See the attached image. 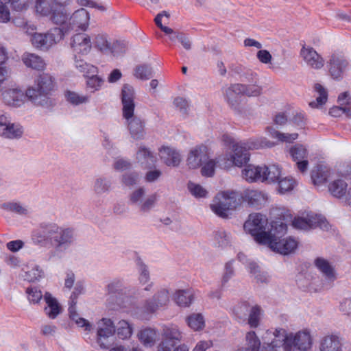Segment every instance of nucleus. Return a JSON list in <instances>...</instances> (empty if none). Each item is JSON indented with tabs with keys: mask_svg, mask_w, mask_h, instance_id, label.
<instances>
[{
	"mask_svg": "<svg viewBox=\"0 0 351 351\" xmlns=\"http://www.w3.org/2000/svg\"><path fill=\"white\" fill-rule=\"evenodd\" d=\"M34 10L36 16L56 25L46 34L35 33L32 36V43L36 48L48 49L71 32L87 31L90 26V15L84 8L72 12L51 0H36Z\"/></svg>",
	"mask_w": 351,
	"mask_h": 351,
	"instance_id": "nucleus-1",
	"label": "nucleus"
},
{
	"mask_svg": "<svg viewBox=\"0 0 351 351\" xmlns=\"http://www.w3.org/2000/svg\"><path fill=\"white\" fill-rule=\"evenodd\" d=\"M263 346L261 351H280L282 346L285 351H308L313 345V338L308 329L295 333L287 332L284 328L268 330L263 337Z\"/></svg>",
	"mask_w": 351,
	"mask_h": 351,
	"instance_id": "nucleus-2",
	"label": "nucleus"
},
{
	"mask_svg": "<svg viewBox=\"0 0 351 351\" xmlns=\"http://www.w3.org/2000/svg\"><path fill=\"white\" fill-rule=\"evenodd\" d=\"M274 144L263 139L250 141L246 143H234L230 147L228 152L219 158L218 162L225 169L235 166L241 167L250 161V150L261 147H271Z\"/></svg>",
	"mask_w": 351,
	"mask_h": 351,
	"instance_id": "nucleus-3",
	"label": "nucleus"
},
{
	"mask_svg": "<svg viewBox=\"0 0 351 351\" xmlns=\"http://www.w3.org/2000/svg\"><path fill=\"white\" fill-rule=\"evenodd\" d=\"M56 88L54 78L48 73L39 75L34 86L27 88L28 100L36 105L43 106L47 103L48 95Z\"/></svg>",
	"mask_w": 351,
	"mask_h": 351,
	"instance_id": "nucleus-4",
	"label": "nucleus"
},
{
	"mask_svg": "<svg viewBox=\"0 0 351 351\" xmlns=\"http://www.w3.org/2000/svg\"><path fill=\"white\" fill-rule=\"evenodd\" d=\"M267 218L261 213H252L244 223L245 230L250 234L259 244L266 245L271 239V233L266 232Z\"/></svg>",
	"mask_w": 351,
	"mask_h": 351,
	"instance_id": "nucleus-5",
	"label": "nucleus"
},
{
	"mask_svg": "<svg viewBox=\"0 0 351 351\" xmlns=\"http://www.w3.org/2000/svg\"><path fill=\"white\" fill-rule=\"evenodd\" d=\"M240 204V198L237 193L224 191L218 193L210 205L212 210L218 216L227 217L228 211L235 209Z\"/></svg>",
	"mask_w": 351,
	"mask_h": 351,
	"instance_id": "nucleus-6",
	"label": "nucleus"
},
{
	"mask_svg": "<svg viewBox=\"0 0 351 351\" xmlns=\"http://www.w3.org/2000/svg\"><path fill=\"white\" fill-rule=\"evenodd\" d=\"M292 226L300 230H308L317 227L322 230L328 229V222L326 218L313 213H302L301 216L295 217L292 221Z\"/></svg>",
	"mask_w": 351,
	"mask_h": 351,
	"instance_id": "nucleus-7",
	"label": "nucleus"
},
{
	"mask_svg": "<svg viewBox=\"0 0 351 351\" xmlns=\"http://www.w3.org/2000/svg\"><path fill=\"white\" fill-rule=\"evenodd\" d=\"M3 102L11 108H18L23 106L27 98V90L24 92L19 86H12L6 88L1 94Z\"/></svg>",
	"mask_w": 351,
	"mask_h": 351,
	"instance_id": "nucleus-8",
	"label": "nucleus"
},
{
	"mask_svg": "<svg viewBox=\"0 0 351 351\" xmlns=\"http://www.w3.org/2000/svg\"><path fill=\"white\" fill-rule=\"evenodd\" d=\"M116 329L113 322L108 318H102L97 323V342L103 349H109L108 338L113 336Z\"/></svg>",
	"mask_w": 351,
	"mask_h": 351,
	"instance_id": "nucleus-9",
	"label": "nucleus"
},
{
	"mask_svg": "<svg viewBox=\"0 0 351 351\" xmlns=\"http://www.w3.org/2000/svg\"><path fill=\"white\" fill-rule=\"evenodd\" d=\"M208 149L206 145H197L189 151L186 158V166L189 169H197L208 159Z\"/></svg>",
	"mask_w": 351,
	"mask_h": 351,
	"instance_id": "nucleus-10",
	"label": "nucleus"
},
{
	"mask_svg": "<svg viewBox=\"0 0 351 351\" xmlns=\"http://www.w3.org/2000/svg\"><path fill=\"white\" fill-rule=\"evenodd\" d=\"M277 237L271 234V239L266 243L270 249L283 255H287L293 253L298 247V241L292 238L287 237L280 241H277Z\"/></svg>",
	"mask_w": 351,
	"mask_h": 351,
	"instance_id": "nucleus-11",
	"label": "nucleus"
},
{
	"mask_svg": "<svg viewBox=\"0 0 351 351\" xmlns=\"http://www.w3.org/2000/svg\"><path fill=\"white\" fill-rule=\"evenodd\" d=\"M94 45L102 53L116 57L120 55L117 49L119 47L118 43H112L108 36L104 33H99L94 37Z\"/></svg>",
	"mask_w": 351,
	"mask_h": 351,
	"instance_id": "nucleus-12",
	"label": "nucleus"
},
{
	"mask_svg": "<svg viewBox=\"0 0 351 351\" xmlns=\"http://www.w3.org/2000/svg\"><path fill=\"white\" fill-rule=\"evenodd\" d=\"M84 32L75 34L71 38L70 46L75 53L86 55L91 51V37Z\"/></svg>",
	"mask_w": 351,
	"mask_h": 351,
	"instance_id": "nucleus-13",
	"label": "nucleus"
},
{
	"mask_svg": "<svg viewBox=\"0 0 351 351\" xmlns=\"http://www.w3.org/2000/svg\"><path fill=\"white\" fill-rule=\"evenodd\" d=\"M47 236L53 239L56 243V251L60 250L71 243L73 239V232L70 228H60L56 226L51 227L47 231Z\"/></svg>",
	"mask_w": 351,
	"mask_h": 351,
	"instance_id": "nucleus-14",
	"label": "nucleus"
},
{
	"mask_svg": "<svg viewBox=\"0 0 351 351\" xmlns=\"http://www.w3.org/2000/svg\"><path fill=\"white\" fill-rule=\"evenodd\" d=\"M241 199L252 207L261 208L268 202L267 194L262 191L247 189L241 195Z\"/></svg>",
	"mask_w": 351,
	"mask_h": 351,
	"instance_id": "nucleus-15",
	"label": "nucleus"
},
{
	"mask_svg": "<svg viewBox=\"0 0 351 351\" xmlns=\"http://www.w3.org/2000/svg\"><path fill=\"white\" fill-rule=\"evenodd\" d=\"M348 62L341 53H335L329 61V72L332 78L339 80L346 71Z\"/></svg>",
	"mask_w": 351,
	"mask_h": 351,
	"instance_id": "nucleus-16",
	"label": "nucleus"
},
{
	"mask_svg": "<svg viewBox=\"0 0 351 351\" xmlns=\"http://www.w3.org/2000/svg\"><path fill=\"white\" fill-rule=\"evenodd\" d=\"M300 56L304 63L313 69L319 70L324 65V59L313 47H303Z\"/></svg>",
	"mask_w": 351,
	"mask_h": 351,
	"instance_id": "nucleus-17",
	"label": "nucleus"
},
{
	"mask_svg": "<svg viewBox=\"0 0 351 351\" xmlns=\"http://www.w3.org/2000/svg\"><path fill=\"white\" fill-rule=\"evenodd\" d=\"M243 84H232L228 87L224 88L223 96L226 101L232 108L237 110L239 108L243 96Z\"/></svg>",
	"mask_w": 351,
	"mask_h": 351,
	"instance_id": "nucleus-18",
	"label": "nucleus"
},
{
	"mask_svg": "<svg viewBox=\"0 0 351 351\" xmlns=\"http://www.w3.org/2000/svg\"><path fill=\"white\" fill-rule=\"evenodd\" d=\"M169 301V291L162 289L156 293L152 299L145 302V308L148 312H155L158 308L167 305Z\"/></svg>",
	"mask_w": 351,
	"mask_h": 351,
	"instance_id": "nucleus-19",
	"label": "nucleus"
},
{
	"mask_svg": "<svg viewBox=\"0 0 351 351\" xmlns=\"http://www.w3.org/2000/svg\"><path fill=\"white\" fill-rule=\"evenodd\" d=\"M161 160L167 166L178 167L182 162L180 152L174 147L163 146L159 149Z\"/></svg>",
	"mask_w": 351,
	"mask_h": 351,
	"instance_id": "nucleus-20",
	"label": "nucleus"
},
{
	"mask_svg": "<svg viewBox=\"0 0 351 351\" xmlns=\"http://www.w3.org/2000/svg\"><path fill=\"white\" fill-rule=\"evenodd\" d=\"M290 154L296 162L298 169L302 173L305 172L308 166L307 149L302 145H296L291 148Z\"/></svg>",
	"mask_w": 351,
	"mask_h": 351,
	"instance_id": "nucleus-21",
	"label": "nucleus"
},
{
	"mask_svg": "<svg viewBox=\"0 0 351 351\" xmlns=\"http://www.w3.org/2000/svg\"><path fill=\"white\" fill-rule=\"evenodd\" d=\"M265 170L263 165H246L242 170L243 178L249 182H254L257 181L262 182L263 173Z\"/></svg>",
	"mask_w": 351,
	"mask_h": 351,
	"instance_id": "nucleus-22",
	"label": "nucleus"
},
{
	"mask_svg": "<svg viewBox=\"0 0 351 351\" xmlns=\"http://www.w3.org/2000/svg\"><path fill=\"white\" fill-rule=\"evenodd\" d=\"M128 130L134 139L139 140L145 138L146 132L145 123L138 117L127 120Z\"/></svg>",
	"mask_w": 351,
	"mask_h": 351,
	"instance_id": "nucleus-23",
	"label": "nucleus"
},
{
	"mask_svg": "<svg viewBox=\"0 0 351 351\" xmlns=\"http://www.w3.org/2000/svg\"><path fill=\"white\" fill-rule=\"evenodd\" d=\"M339 337L335 335L325 336L320 342L319 351H342Z\"/></svg>",
	"mask_w": 351,
	"mask_h": 351,
	"instance_id": "nucleus-24",
	"label": "nucleus"
},
{
	"mask_svg": "<svg viewBox=\"0 0 351 351\" xmlns=\"http://www.w3.org/2000/svg\"><path fill=\"white\" fill-rule=\"evenodd\" d=\"M23 133V127L19 123L10 122L5 126L0 127V136L6 138H19Z\"/></svg>",
	"mask_w": 351,
	"mask_h": 351,
	"instance_id": "nucleus-25",
	"label": "nucleus"
},
{
	"mask_svg": "<svg viewBox=\"0 0 351 351\" xmlns=\"http://www.w3.org/2000/svg\"><path fill=\"white\" fill-rule=\"evenodd\" d=\"M315 265L326 279L331 281L336 279L337 276L335 269L327 260L323 258H317L315 260Z\"/></svg>",
	"mask_w": 351,
	"mask_h": 351,
	"instance_id": "nucleus-26",
	"label": "nucleus"
},
{
	"mask_svg": "<svg viewBox=\"0 0 351 351\" xmlns=\"http://www.w3.org/2000/svg\"><path fill=\"white\" fill-rule=\"evenodd\" d=\"M331 174V171L327 167L318 166L312 171L311 178L315 185L320 186L328 181Z\"/></svg>",
	"mask_w": 351,
	"mask_h": 351,
	"instance_id": "nucleus-27",
	"label": "nucleus"
},
{
	"mask_svg": "<svg viewBox=\"0 0 351 351\" xmlns=\"http://www.w3.org/2000/svg\"><path fill=\"white\" fill-rule=\"evenodd\" d=\"M348 184L342 179H337L331 182L328 186V191L332 195L337 198H343L348 194Z\"/></svg>",
	"mask_w": 351,
	"mask_h": 351,
	"instance_id": "nucleus-28",
	"label": "nucleus"
},
{
	"mask_svg": "<svg viewBox=\"0 0 351 351\" xmlns=\"http://www.w3.org/2000/svg\"><path fill=\"white\" fill-rule=\"evenodd\" d=\"M138 337L145 346L151 347L158 340L159 333L155 329L146 328L138 332Z\"/></svg>",
	"mask_w": 351,
	"mask_h": 351,
	"instance_id": "nucleus-29",
	"label": "nucleus"
},
{
	"mask_svg": "<svg viewBox=\"0 0 351 351\" xmlns=\"http://www.w3.org/2000/svg\"><path fill=\"white\" fill-rule=\"evenodd\" d=\"M194 300V291L191 289L178 290L175 293V301L180 306H189Z\"/></svg>",
	"mask_w": 351,
	"mask_h": 351,
	"instance_id": "nucleus-30",
	"label": "nucleus"
},
{
	"mask_svg": "<svg viewBox=\"0 0 351 351\" xmlns=\"http://www.w3.org/2000/svg\"><path fill=\"white\" fill-rule=\"evenodd\" d=\"M44 298L47 304V306L45 308L46 314L49 318L55 319L60 313V307L58 301L49 293H45Z\"/></svg>",
	"mask_w": 351,
	"mask_h": 351,
	"instance_id": "nucleus-31",
	"label": "nucleus"
},
{
	"mask_svg": "<svg viewBox=\"0 0 351 351\" xmlns=\"http://www.w3.org/2000/svg\"><path fill=\"white\" fill-rule=\"evenodd\" d=\"M161 336L162 341H167L172 343H176V341H180L182 338L179 328L178 326L173 325L165 326L162 328Z\"/></svg>",
	"mask_w": 351,
	"mask_h": 351,
	"instance_id": "nucleus-32",
	"label": "nucleus"
},
{
	"mask_svg": "<svg viewBox=\"0 0 351 351\" xmlns=\"http://www.w3.org/2000/svg\"><path fill=\"white\" fill-rule=\"evenodd\" d=\"M8 59L6 49L0 45V93L2 91V84L8 79L10 73L9 68L5 65Z\"/></svg>",
	"mask_w": 351,
	"mask_h": 351,
	"instance_id": "nucleus-33",
	"label": "nucleus"
},
{
	"mask_svg": "<svg viewBox=\"0 0 351 351\" xmlns=\"http://www.w3.org/2000/svg\"><path fill=\"white\" fill-rule=\"evenodd\" d=\"M263 166L265 170L263 173V175L262 182H278L281 176V168L278 165H271L269 166L263 165Z\"/></svg>",
	"mask_w": 351,
	"mask_h": 351,
	"instance_id": "nucleus-34",
	"label": "nucleus"
},
{
	"mask_svg": "<svg viewBox=\"0 0 351 351\" xmlns=\"http://www.w3.org/2000/svg\"><path fill=\"white\" fill-rule=\"evenodd\" d=\"M22 60L27 66L34 69L42 70L45 67L44 60L40 56L34 53L25 54Z\"/></svg>",
	"mask_w": 351,
	"mask_h": 351,
	"instance_id": "nucleus-35",
	"label": "nucleus"
},
{
	"mask_svg": "<svg viewBox=\"0 0 351 351\" xmlns=\"http://www.w3.org/2000/svg\"><path fill=\"white\" fill-rule=\"evenodd\" d=\"M245 348L250 351H260L261 349V341L254 331L246 332L245 336Z\"/></svg>",
	"mask_w": 351,
	"mask_h": 351,
	"instance_id": "nucleus-36",
	"label": "nucleus"
},
{
	"mask_svg": "<svg viewBox=\"0 0 351 351\" xmlns=\"http://www.w3.org/2000/svg\"><path fill=\"white\" fill-rule=\"evenodd\" d=\"M187 325L194 331H199L205 327V319L201 313H193L186 318Z\"/></svg>",
	"mask_w": 351,
	"mask_h": 351,
	"instance_id": "nucleus-37",
	"label": "nucleus"
},
{
	"mask_svg": "<svg viewBox=\"0 0 351 351\" xmlns=\"http://www.w3.org/2000/svg\"><path fill=\"white\" fill-rule=\"evenodd\" d=\"M269 135L280 142L291 143L298 138V132H280L274 128L268 129Z\"/></svg>",
	"mask_w": 351,
	"mask_h": 351,
	"instance_id": "nucleus-38",
	"label": "nucleus"
},
{
	"mask_svg": "<svg viewBox=\"0 0 351 351\" xmlns=\"http://www.w3.org/2000/svg\"><path fill=\"white\" fill-rule=\"evenodd\" d=\"M136 158L142 165L145 167H151L154 165L156 158L152 154L150 151L143 147L141 148L136 154Z\"/></svg>",
	"mask_w": 351,
	"mask_h": 351,
	"instance_id": "nucleus-39",
	"label": "nucleus"
},
{
	"mask_svg": "<svg viewBox=\"0 0 351 351\" xmlns=\"http://www.w3.org/2000/svg\"><path fill=\"white\" fill-rule=\"evenodd\" d=\"M75 66L79 72L83 73L84 77H88L97 71L96 66L87 63L82 59H77L76 57L75 58Z\"/></svg>",
	"mask_w": 351,
	"mask_h": 351,
	"instance_id": "nucleus-40",
	"label": "nucleus"
},
{
	"mask_svg": "<svg viewBox=\"0 0 351 351\" xmlns=\"http://www.w3.org/2000/svg\"><path fill=\"white\" fill-rule=\"evenodd\" d=\"M315 90L319 94V96L316 98L315 101H311L309 105L312 108H318L322 107L327 101L328 93L325 88L319 84L315 85Z\"/></svg>",
	"mask_w": 351,
	"mask_h": 351,
	"instance_id": "nucleus-41",
	"label": "nucleus"
},
{
	"mask_svg": "<svg viewBox=\"0 0 351 351\" xmlns=\"http://www.w3.org/2000/svg\"><path fill=\"white\" fill-rule=\"evenodd\" d=\"M278 183V192L282 194L291 191L296 185L295 180L291 177L280 178Z\"/></svg>",
	"mask_w": 351,
	"mask_h": 351,
	"instance_id": "nucleus-42",
	"label": "nucleus"
},
{
	"mask_svg": "<svg viewBox=\"0 0 351 351\" xmlns=\"http://www.w3.org/2000/svg\"><path fill=\"white\" fill-rule=\"evenodd\" d=\"M117 332L119 338L126 339L132 335V327L125 320H121L117 324Z\"/></svg>",
	"mask_w": 351,
	"mask_h": 351,
	"instance_id": "nucleus-43",
	"label": "nucleus"
},
{
	"mask_svg": "<svg viewBox=\"0 0 351 351\" xmlns=\"http://www.w3.org/2000/svg\"><path fill=\"white\" fill-rule=\"evenodd\" d=\"M12 3V0H0V23H7L10 21V6Z\"/></svg>",
	"mask_w": 351,
	"mask_h": 351,
	"instance_id": "nucleus-44",
	"label": "nucleus"
},
{
	"mask_svg": "<svg viewBox=\"0 0 351 351\" xmlns=\"http://www.w3.org/2000/svg\"><path fill=\"white\" fill-rule=\"evenodd\" d=\"M216 161L214 159H211L208 156V159L204 162V164L200 167L201 173L204 177H212L215 174Z\"/></svg>",
	"mask_w": 351,
	"mask_h": 351,
	"instance_id": "nucleus-45",
	"label": "nucleus"
},
{
	"mask_svg": "<svg viewBox=\"0 0 351 351\" xmlns=\"http://www.w3.org/2000/svg\"><path fill=\"white\" fill-rule=\"evenodd\" d=\"M261 315V309L258 306H255L250 308L247 322L251 328H257L258 326Z\"/></svg>",
	"mask_w": 351,
	"mask_h": 351,
	"instance_id": "nucleus-46",
	"label": "nucleus"
},
{
	"mask_svg": "<svg viewBox=\"0 0 351 351\" xmlns=\"http://www.w3.org/2000/svg\"><path fill=\"white\" fill-rule=\"evenodd\" d=\"M152 69L147 65H139L134 71L135 77L141 80H147L152 77Z\"/></svg>",
	"mask_w": 351,
	"mask_h": 351,
	"instance_id": "nucleus-47",
	"label": "nucleus"
},
{
	"mask_svg": "<svg viewBox=\"0 0 351 351\" xmlns=\"http://www.w3.org/2000/svg\"><path fill=\"white\" fill-rule=\"evenodd\" d=\"M188 189L191 193L195 197H205L207 195V191L202 186L192 182L188 184Z\"/></svg>",
	"mask_w": 351,
	"mask_h": 351,
	"instance_id": "nucleus-48",
	"label": "nucleus"
},
{
	"mask_svg": "<svg viewBox=\"0 0 351 351\" xmlns=\"http://www.w3.org/2000/svg\"><path fill=\"white\" fill-rule=\"evenodd\" d=\"M66 97L67 101L74 105H78L88 101V97L86 96L80 95L75 92L67 91Z\"/></svg>",
	"mask_w": 351,
	"mask_h": 351,
	"instance_id": "nucleus-49",
	"label": "nucleus"
},
{
	"mask_svg": "<svg viewBox=\"0 0 351 351\" xmlns=\"http://www.w3.org/2000/svg\"><path fill=\"white\" fill-rule=\"evenodd\" d=\"M251 273L254 275L257 282H265L267 280V276L264 271H261L259 267L256 263L250 264Z\"/></svg>",
	"mask_w": 351,
	"mask_h": 351,
	"instance_id": "nucleus-50",
	"label": "nucleus"
},
{
	"mask_svg": "<svg viewBox=\"0 0 351 351\" xmlns=\"http://www.w3.org/2000/svg\"><path fill=\"white\" fill-rule=\"evenodd\" d=\"M3 207L8 211L16 213L19 215H23L27 213V210L17 202H8L4 204Z\"/></svg>",
	"mask_w": 351,
	"mask_h": 351,
	"instance_id": "nucleus-51",
	"label": "nucleus"
},
{
	"mask_svg": "<svg viewBox=\"0 0 351 351\" xmlns=\"http://www.w3.org/2000/svg\"><path fill=\"white\" fill-rule=\"evenodd\" d=\"M157 201V195L156 194H152L147 196L145 199L143 200L140 204L141 210L146 212L152 208L155 203Z\"/></svg>",
	"mask_w": 351,
	"mask_h": 351,
	"instance_id": "nucleus-52",
	"label": "nucleus"
},
{
	"mask_svg": "<svg viewBox=\"0 0 351 351\" xmlns=\"http://www.w3.org/2000/svg\"><path fill=\"white\" fill-rule=\"evenodd\" d=\"M123 104V116L126 120H130L135 117L134 116L135 104L134 101L122 102Z\"/></svg>",
	"mask_w": 351,
	"mask_h": 351,
	"instance_id": "nucleus-53",
	"label": "nucleus"
},
{
	"mask_svg": "<svg viewBox=\"0 0 351 351\" xmlns=\"http://www.w3.org/2000/svg\"><path fill=\"white\" fill-rule=\"evenodd\" d=\"M243 95L248 97H257L261 93V88L260 86L255 85H245L243 84Z\"/></svg>",
	"mask_w": 351,
	"mask_h": 351,
	"instance_id": "nucleus-54",
	"label": "nucleus"
},
{
	"mask_svg": "<svg viewBox=\"0 0 351 351\" xmlns=\"http://www.w3.org/2000/svg\"><path fill=\"white\" fill-rule=\"evenodd\" d=\"M134 90L132 86L125 84L122 88V102L134 101Z\"/></svg>",
	"mask_w": 351,
	"mask_h": 351,
	"instance_id": "nucleus-55",
	"label": "nucleus"
},
{
	"mask_svg": "<svg viewBox=\"0 0 351 351\" xmlns=\"http://www.w3.org/2000/svg\"><path fill=\"white\" fill-rule=\"evenodd\" d=\"M234 275V268L232 261H229L225 265V271L221 279V285L223 287L228 282L229 280Z\"/></svg>",
	"mask_w": 351,
	"mask_h": 351,
	"instance_id": "nucleus-56",
	"label": "nucleus"
},
{
	"mask_svg": "<svg viewBox=\"0 0 351 351\" xmlns=\"http://www.w3.org/2000/svg\"><path fill=\"white\" fill-rule=\"evenodd\" d=\"M87 77L88 80L86 83L88 86L93 88L94 90H98L104 82L103 80L96 75L95 73L93 75H90Z\"/></svg>",
	"mask_w": 351,
	"mask_h": 351,
	"instance_id": "nucleus-57",
	"label": "nucleus"
},
{
	"mask_svg": "<svg viewBox=\"0 0 351 351\" xmlns=\"http://www.w3.org/2000/svg\"><path fill=\"white\" fill-rule=\"evenodd\" d=\"M28 300L32 303H38L43 298L42 292L36 288L27 289Z\"/></svg>",
	"mask_w": 351,
	"mask_h": 351,
	"instance_id": "nucleus-58",
	"label": "nucleus"
},
{
	"mask_svg": "<svg viewBox=\"0 0 351 351\" xmlns=\"http://www.w3.org/2000/svg\"><path fill=\"white\" fill-rule=\"evenodd\" d=\"M250 311V306L246 302L239 304L234 309L235 315L240 319L244 317Z\"/></svg>",
	"mask_w": 351,
	"mask_h": 351,
	"instance_id": "nucleus-59",
	"label": "nucleus"
},
{
	"mask_svg": "<svg viewBox=\"0 0 351 351\" xmlns=\"http://www.w3.org/2000/svg\"><path fill=\"white\" fill-rule=\"evenodd\" d=\"M213 346L210 340H202L197 343L193 351H211Z\"/></svg>",
	"mask_w": 351,
	"mask_h": 351,
	"instance_id": "nucleus-60",
	"label": "nucleus"
},
{
	"mask_svg": "<svg viewBox=\"0 0 351 351\" xmlns=\"http://www.w3.org/2000/svg\"><path fill=\"white\" fill-rule=\"evenodd\" d=\"M217 241L219 246H225L229 242L230 239V234L224 231H219L215 234V237Z\"/></svg>",
	"mask_w": 351,
	"mask_h": 351,
	"instance_id": "nucleus-61",
	"label": "nucleus"
},
{
	"mask_svg": "<svg viewBox=\"0 0 351 351\" xmlns=\"http://www.w3.org/2000/svg\"><path fill=\"white\" fill-rule=\"evenodd\" d=\"M145 194V191L143 188L138 189L132 192L130 195V201L134 204H141L143 202V198Z\"/></svg>",
	"mask_w": 351,
	"mask_h": 351,
	"instance_id": "nucleus-62",
	"label": "nucleus"
},
{
	"mask_svg": "<svg viewBox=\"0 0 351 351\" xmlns=\"http://www.w3.org/2000/svg\"><path fill=\"white\" fill-rule=\"evenodd\" d=\"M43 271L38 266L33 267L27 272V276L30 281L38 280L43 276Z\"/></svg>",
	"mask_w": 351,
	"mask_h": 351,
	"instance_id": "nucleus-63",
	"label": "nucleus"
},
{
	"mask_svg": "<svg viewBox=\"0 0 351 351\" xmlns=\"http://www.w3.org/2000/svg\"><path fill=\"white\" fill-rule=\"evenodd\" d=\"M173 105L181 113H186L189 104L186 99L182 97H177L173 101Z\"/></svg>",
	"mask_w": 351,
	"mask_h": 351,
	"instance_id": "nucleus-64",
	"label": "nucleus"
}]
</instances>
